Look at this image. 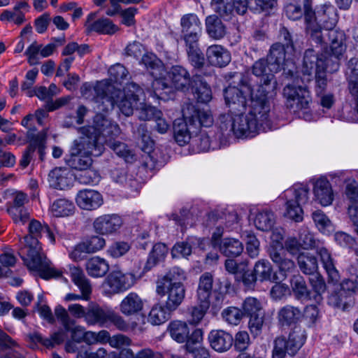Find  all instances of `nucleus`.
I'll list each match as a JSON object with an SVG mask.
<instances>
[{
  "mask_svg": "<svg viewBox=\"0 0 358 358\" xmlns=\"http://www.w3.org/2000/svg\"><path fill=\"white\" fill-rule=\"evenodd\" d=\"M182 115L189 125L208 127L213 124V117L209 110L200 109L193 104H187L182 109Z\"/></svg>",
  "mask_w": 358,
  "mask_h": 358,
  "instance_id": "obj_17",
  "label": "nucleus"
},
{
  "mask_svg": "<svg viewBox=\"0 0 358 358\" xmlns=\"http://www.w3.org/2000/svg\"><path fill=\"white\" fill-rule=\"evenodd\" d=\"M110 308L102 307L96 303L91 302L87 306L85 322L89 326H107V317Z\"/></svg>",
  "mask_w": 358,
  "mask_h": 358,
  "instance_id": "obj_25",
  "label": "nucleus"
},
{
  "mask_svg": "<svg viewBox=\"0 0 358 358\" xmlns=\"http://www.w3.org/2000/svg\"><path fill=\"white\" fill-rule=\"evenodd\" d=\"M105 245L106 241L103 238L99 236H92L80 243L77 249L81 252L93 253L101 250Z\"/></svg>",
  "mask_w": 358,
  "mask_h": 358,
  "instance_id": "obj_49",
  "label": "nucleus"
},
{
  "mask_svg": "<svg viewBox=\"0 0 358 358\" xmlns=\"http://www.w3.org/2000/svg\"><path fill=\"white\" fill-rule=\"evenodd\" d=\"M103 150L101 143L96 141L93 143L85 136L80 135V138L73 143L67 164L76 170L87 169L92 165V156H99Z\"/></svg>",
  "mask_w": 358,
  "mask_h": 358,
  "instance_id": "obj_6",
  "label": "nucleus"
},
{
  "mask_svg": "<svg viewBox=\"0 0 358 358\" xmlns=\"http://www.w3.org/2000/svg\"><path fill=\"white\" fill-rule=\"evenodd\" d=\"M182 38L185 43L199 41L202 34V25L199 17L194 13H188L180 18Z\"/></svg>",
  "mask_w": 358,
  "mask_h": 358,
  "instance_id": "obj_15",
  "label": "nucleus"
},
{
  "mask_svg": "<svg viewBox=\"0 0 358 358\" xmlns=\"http://www.w3.org/2000/svg\"><path fill=\"white\" fill-rule=\"evenodd\" d=\"M185 278L184 271L175 266L157 280L156 292L160 296H166L165 304L168 310H176L182 303L186 293L182 281Z\"/></svg>",
  "mask_w": 358,
  "mask_h": 358,
  "instance_id": "obj_4",
  "label": "nucleus"
},
{
  "mask_svg": "<svg viewBox=\"0 0 358 358\" xmlns=\"http://www.w3.org/2000/svg\"><path fill=\"white\" fill-rule=\"evenodd\" d=\"M308 190L306 185H296L285 192V216L297 222L302 221L303 212L301 206L308 201Z\"/></svg>",
  "mask_w": 358,
  "mask_h": 358,
  "instance_id": "obj_10",
  "label": "nucleus"
},
{
  "mask_svg": "<svg viewBox=\"0 0 358 358\" xmlns=\"http://www.w3.org/2000/svg\"><path fill=\"white\" fill-rule=\"evenodd\" d=\"M115 154L124 159L127 163H132L136 160V155L127 145L120 141H116L108 145Z\"/></svg>",
  "mask_w": 358,
  "mask_h": 358,
  "instance_id": "obj_51",
  "label": "nucleus"
},
{
  "mask_svg": "<svg viewBox=\"0 0 358 358\" xmlns=\"http://www.w3.org/2000/svg\"><path fill=\"white\" fill-rule=\"evenodd\" d=\"M28 336L31 342L35 344L40 343L47 348H52L55 345L61 344L64 339V334L62 331H56L46 338L37 332L30 334Z\"/></svg>",
  "mask_w": 358,
  "mask_h": 358,
  "instance_id": "obj_38",
  "label": "nucleus"
},
{
  "mask_svg": "<svg viewBox=\"0 0 358 358\" xmlns=\"http://www.w3.org/2000/svg\"><path fill=\"white\" fill-rule=\"evenodd\" d=\"M168 251L169 249L164 243H156L153 246L152 250L149 255V257L147 259L143 270L145 271H150L159 261H162L165 258L168 253Z\"/></svg>",
  "mask_w": 358,
  "mask_h": 358,
  "instance_id": "obj_43",
  "label": "nucleus"
},
{
  "mask_svg": "<svg viewBox=\"0 0 358 358\" xmlns=\"http://www.w3.org/2000/svg\"><path fill=\"white\" fill-rule=\"evenodd\" d=\"M198 305L189 310L188 322L192 325L199 324L210 307V303L198 301Z\"/></svg>",
  "mask_w": 358,
  "mask_h": 358,
  "instance_id": "obj_53",
  "label": "nucleus"
},
{
  "mask_svg": "<svg viewBox=\"0 0 358 358\" xmlns=\"http://www.w3.org/2000/svg\"><path fill=\"white\" fill-rule=\"evenodd\" d=\"M285 15L290 20H297L305 16L304 8H301L300 1L292 0L284 8Z\"/></svg>",
  "mask_w": 358,
  "mask_h": 358,
  "instance_id": "obj_57",
  "label": "nucleus"
},
{
  "mask_svg": "<svg viewBox=\"0 0 358 358\" xmlns=\"http://www.w3.org/2000/svg\"><path fill=\"white\" fill-rule=\"evenodd\" d=\"M234 119L233 133L237 138H252L255 136L260 131H266L263 125L248 113L243 115H235Z\"/></svg>",
  "mask_w": 358,
  "mask_h": 358,
  "instance_id": "obj_13",
  "label": "nucleus"
},
{
  "mask_svg": "<svg viewBox=\"0 0 358 358\" xmlns=\"http://www.w3.org/2000/svg\"><path fill=\"white\" fill-rule=\"evenodd\" d=\"M220 250L227 257H236L243 252V245L238 239L224 238L220 243Z\"/></svg>",
  "mask_w": 358,
  "mask_h": 358,
  "instance_id": "obj_41",
  "label": "nucleus"
},
{
  "mask_svg": "<svg viewBox=\"0 0 358 358\" xmlns=\"http://www.w3.org/2000/svg\"><path fill=\"white\" fill-rule=\"evenodd\" d=\"M81 172L76 176L78 182L83 185H94L100 181V175L94 169L87 168V169L81 170Z\"/></svg>",
  "mask_w": 358,
  "mask_h": 358,
  "instance_id": "obj_56",
  "label": "nucleus"
},
{
  "mask_svg": "<svg viewBox=\"0 0 358 358\" xmlns=\"http://www.w3.org/2000/svg\"><path fill=\"white\" fill-rule=\"evenodd\" d=\"M275 222L273 213L269 210H264L256 215L254 224L259 230L268 231L272 229Z\"/></svg>",
  "mask_w": 358,
  "mask_h": 358,
  "instance_id": "obj_46",
  "label": "nucleus"
},
{
  "mask_svg": "<svg viewBox=\"0 0 358 358\" xmlns=\"http://www.w3.org/2000/svg\"><path fill=\"white\" fill-rule=\"evenodd\" d=\"M276 94V91L273 93L259 92V89L252 91L248 103V113L256 119L260 125L268 130L271 129V122L269 119L271 105L269 99Z\"/></svg>",
  "mask_w": 358,
  "mask_h": 358,
  "instance_id": "obj_8",
  "label": "nucleus"
},
{
  "mask_svg": "<svg viewBox=\"0 0 358 358\" xmlns=\"http://www.w3.org/2000/svg\"><path fill=\"white\" fill-rule=\"evenodd\" d=\"M254 272L258 280L275 281L277 278L273 274V269L271 264L264 259L258 261L254 267Z\"/></svg>",
  "mask_w": 358,
  "mask_h": 358,
  "instance_id": "obj_48",
  "label": "nucleus"
},
{
  "mask_svg": "<svg viewBox=\"0 0 358 358\" xmlns=\"http://www.w3.org/2000/svg\"><path fill=\"white\" fill-rule=\"evenodd\" d=\"M252 73L259 78L257 89L259 92L273 93L276 91L278 83L267 59H259L252 66Z\"/></svg>",
  "mask_w": 358,
  "mask_h": 358,
  "instance_id": "obj_12",
  "label": "nucleus"
},
{
  "mask_svg": "<svg viewBox=\"0 0 358 358\" xmlns=\"http://www.w3.org/2000/svg\"><path fill=\"white\" fill-rule=\"evenodd\" d=\"M189 123L186 120H176L173 123L174 138L178 145L182 146L187 144L190 138V131L188 128Z\"/></svg>",
  "mask_w": 358,
  "mask_h": 358,
  "instance_id": "obj_45",
  "label": "nucleus"
},
{
  "mask_svg": "<svg viewBox=\"0 0 358 358\" xmlns=\"http://www.w3.org/2000/svg\"><path fill=\"white\" fill-rule=\"evenodd\" d=\"M192 245L188 242H178L171 250V255L173 258H186L192 254Z\"/></svg>",
  "mask_w": 358,
  "mask_h": 358,
  "instance_id": "obj_64",
  "label": "nucleus"
},
{
  "mask_svg": "<svg viewBox=\"0 0 358 358\" xmlns=\"http://www.w3.org/2000/svg\"><path fill=\"white\" fill-rule=\"evenodd\" d=\"M136 282L134 273H124L120 270H115L109 273L105 281L107 292L112 294L124 292L131 288Z\"/></svg>",
  "mask_w": 358,
  "mask_h": 358,
  "instance_id": "obj_14",
  "label": "nucleus"
},
{
  "mask_svg": "<svg viewBox=\"0 0 358 358\" xmlns=\"http://www.w3.org/2000/svg\"><path fill=\"white\" fill-rule=\"evenodd\" d=\"M317 254L328 275L329 281L337 282L339 280V273L335 266V261L331 252L326 248L320 247L317 248Z\"/></svg>",
  "mask_w": 358,
  "mask_h": 358,
  "instance_id": "obj_33",
  "label": "nucleus"
},
{
  "mask_svg": "<svg viewBox=\"0 0 358 358\" xmlns=\"http://www.w3.org/2000/svg\"><path fill=\"white\" fill-rule=\"evenodd\" d=\"M203 339V332L201 329H194L192 334L188 335V338L185 341V348L186 352L193 350L194 349L202 347L201 343Z\"/></svg>",
  "mask_w": 358,
  "mask_h": 358,
  "instance_id": "obj_59",
  "label": "nucleus"
},
{
  "mask_svg": "<svg viewBox=\"0 0 358 358\" xmlns=\"http://www.w3.org/2000/svg\"><path fill=\"white\" fill-rule=\"evenodd\" d=\"M213 285V275L210 273L206 272L200 276L196 290L197 301L210 304V296L212 294Z\"/></svg>",
  "mask_w": 358,
  "mask_h": 358,
  "instance_id": "obj_34",
  "label": "nucleus"
},
{
  "mask_svg": "<svg viewBox=\"0 0 358 358\" xmlns=\"http://www.w3.org/2000/svg\"><path fill=\"white\" fill-rule=\"evenodd\" d=\"M38 70L36 68L28 71L25 76V80L21 85V90L24 91L27 96L31 97L34 96L33 85L36 82Z\"/></svg>",
  "mask_w": 358,
  "mask_h": 358,
  "instance_id": "obj_61",
  "label": "nucleus"
},
{
  "mask_svg": "<svg viewBox=\"0 0 358 358\" xmlns=\"http://www.w3.org/2000/svg\"><path fill=\"white\" fill-rule=\"evenodd\" d=\"M96 13H90L85 23L87 32H96L100 34L112 35L117 30L118 27L112 20L106 17L96 19Z\"/></svg>",
  "mask_w": 358,
  "mask_h": 358,
  "instance_id": "obj_21",
  "label": "nucleus"
},
{
  "mask_svg": "<svg viewBox=\"0 0 358 358\" xmlns=\"http://www.w3.org/2000/svg\"><path fill=\"white\" fill-rule=\"evenodd\" d=\"M306 337L300 329H294L288 335L277 336L273 341L272 358L294 357L303 346Z\"/></svg>",
  "mask_w": 358,
  "mask_h": 358,
  "instance_id": "obj_9",
  "label": "nucleus"
},
{
  "mask_svg": "<svg viewBox=\"0 0 358 358\" xmlns=\"http://www.w3.org/2000/svg\"><path fill=\"white\" fill-rule=\"evenodd\" d=\"M80 135L85 136L92 142L100 143L104 148L116 141L121 134L119 125L103 114L97 113L94 117V125L78 129Z\"/></svg>",
  "mask_w": 358,
  "mask_h": 358,
  "instance_id": "obj_5",
  "label": "nucleus"
},
{
  "mask_svg": "<svg viewBox=\"0 0 358 358\" xmlns=\"http://www.w3.org/2000/svg\"><path fill=\"white\" fill-rule=\"evenodd\" d=\"M123 224L122 219L117 214H106L95 219L93 223L95 231L102 235H109L118 231Z\"/></svg>",
  "mask_w": 358,
  "mask_h": 358,
  "instance_id": "obj_22",
  "label": "nucleus"
},
{
  "mask_svg": "<svg viewBox=\"0 0 358 358\" xmlns=\"http://www.w3.org/2000/svg\"><path fill=\"white\" fill-rule=\"evenodd\" d=\"M73 175L67 168L56 167L49 173L50 186L54 189H69L73 185Z\"/></svg>",
  "mask_w": 358,
  "mask_h": 358,
  "instance_id": "obj_23",
  "label": "nucleus"
},
{
  "mask_svg": "<svg viewBox=\"0 0 358 358\" xmlns=\"http://www.w3.org/2000/svg\"><path fill=\"white\" fill-rule=\"evenodd\" d=\"M196 95L198 101L208 103L212 99L210 87L206 82L201 79V76L197 80L196 84H193L190 87Z\"/></svg>",
  "mask_w": 358,
  "mask_h": 358,
  "instance_id": "obj_50",
  "label": "nucleus"
},
{
  "mask_svg": "<svg viewBox=\"0 0 358 358\" xmlns=\"http://www.w3.org/2000/svg\"><path fill=\"white\" fill-rule=\"evenodd\" d=\"M144 302L136 292L129 293L120 303V311L125 316L138 315L143 309Z\"/></svg>",
  "mask_w": 358,
  "mask_h": 358,
  "instance_id": "obj_30",
  "label": "nucleus"
},
{
  "mask_svg": "<svg viewBox=\"0 0 358 358\" xmlns=\"http://www.w3.org/2000/svg\"><path fill=\"white\" fill-rule=\"evenodd\" d=\"M224 98L229 112L234 115L243 113L248 102L243 92L235 87H228L224 91Z\"/></svg>",
  "mask_w": 358,
  "mask_h": 358,
  "instance_id": "obj_20",
  "label": "nucleus"
},
{
  "mask_svg": "<svg viewBox=\"0 0 358 358\" xmlns=\"http://www.w3.org/2000/svg\"><path fill=\"white\" fill-rule=\"evenodd\" d=\"M109 270V264L103 258L94 257L86 262V271L93 278L104 276Z\"/></svg>",
  "mask_w": 358,
  "mask_h": 358,
  "instance_id": "obj_37",
  "label": "nucleus"
},
{
  "mask_svg": "<svg viewBox=\"0 0 358 358\" xmlns=\"http://www.w3.org/2000/svg\"><path fill=\"white\" fill-rule=\"evenodd\" d=\"M313 192L315 200L323 206L331 204L334 193L331 185L326 178H319L314 183Z\"/></svg>",
  "mask_w": 358,
  "mask_h": 358,
  "instance_id": "obj_31",
  "label": "nucleus"
},
{
  "mask_svg": "<svg viewBox=\"0 0 358 358\" xmlns=\"http://www.w3.org/2000/svg\"><path fill=\"white\" fill-rule=\"evenodd\" d=\"M78 206L84 210H94L99 208L103 203L102 195L93 189H83L76 196Z\"/></svg>",
  "mask_w": 358,
  "mask_h": 358,
  "instance_id": "obj_24",
  "label": "nucleus"
},
{
  "mask_svg": "<svg viewBox=\"0 0 358 358\" xmlns=\"http://www.w3.org/2000/svg\"><path fill=\"white\" fill-rule=\"evenodd\" d=\"M291 286L292 291L299 299L310 298V292L307 287L303 278L300 275H294L291 280Z\"/></svg>",
  "mask_w": 358,
  "mask_h": 358,
  "instance_id": "obj_52",
  "label": "nucleus"
},
{
  "mask_svg": "<svg viewBox=\"0 0 358 358\" xmlns=\"http://www.w3.org/2000/svg\"><path fill=\"white\" fill-rule=\"evenodd\" d=\"M268 254L284 278L287 276V273H292L295 269L294 262L284 257L285 248L282 245H278L277 247H269Z\"/></svg>",
  "mask_w": 358,
  "mask_h": 358,
  "instance_id": "obj_27",
  "label": "nucleus"
},
{
  "mask_svg": "<svg viewBox=\"0 0 358 358\" xmlns=\"http://www.w3.org/2000/svg\"><path fill=\"white\" fill-rule=\"evenodd\" d=\"M289 53L281 43H275L271 46L266 59L273 71L277 73L285 69L286 55Z\"/></svg>",
  "mask_w": 358,
  "mask_h": 358,
  "instance_id": "obj_26",
  "label": "nucleus"
},
{
  "mask_svg": "<svg viewBox=\"0 0 358 358\" xmlns=\"http://www.w3.org/2000/svg\"><path fill=\"white\" fill-rule=\"evenodd\" d=\"M108 74L111 80L121 83L129 75V72L122 64L117 63L110 67Z\"/></svg>",
  "mask_w": 358,
  "mask_h": 358,
  "instance_id": "obj_63",
  "label": "nucleus"
},
{
  "mask_svg": "<svg viewBox=\"0 0 358 358\" xmlns=\"http://www.w3.org/2000/svg\"><path fill=\"white\" fill-rule=\"evenodd\" d=\"M168 76L176 90L184 92L190 89L193 84H196L200 78L197 73L191 77L189 71L180 65L173 66L168 72Z\"/></svg>",
  "mask_w": 358,
  "mask_h": 358,
  "instance_id": "obj_16",
  "label": "nucleus"
},
{
  "mask_svg": "<svg viewBox=\"0 0 358 358\" xmlns=\"http://www.w3.org/2000/svg\"><path fill=\"white\" fill-rule=\"evenodd\" d=\"M206 55L210 65L220 68L228 65L231 59L229 51L220 45H210Z\"/></svg>",
  "mask_w": 358,
  "mask_h": 358,
  "instance_id": "obj_28",
  "label": "nucleus"
},
{
  "mask_svg": "<svg viewBox=\"0 0 358 358\" xmlns=\"http://www.w3.org/2000/svg\"><path fill=\"white\" fill-rule=\"evenodd\" d=\"M30 8L29 5L26 1H19L13 7V10H4L0 15L1 22L13 21L15 24L20 26L25 20V12H28Z\"/></svg>",
  "mask_w": 358,
  "mask_h": 358,
  "instance_id": "obj_32",
  "label": "nucleus"
},
{
  "mask_svg": "<svg viewBox=\"0 0 358 358\" xmlns=\"http://www.w3.org/2000/svg\"><path fill=\"white\" fill-rule=\"evenodd\" d=\"M297 262L301 271L305 275L317 273L318 263L317 258L310 253L301 252L297 257Z\"/></svg>",
  "mask_w": 358,
  "mask_h": 358,
  "instance_id": "obj_39",
  "label": "nucleus"
},
{
  "mask_svg": "<svg viewBox=\"0 0 358 358\" xmlns=\"http://www.w3.org/2000/svg\"><path fill=\"white\" fill-rule=\"evenodd\" d=\"M172 311L167 309L166 304H155L149 313L148 321L154 325L162 324L169 320Z\"/></svg>",
  "mask_w": 358,
  "mask_h": 358,
  "instance_id": "obj_47",
  "label": "nucleus"
},
{
  "mask_svg": "<svg viewBox=\"0 0 358 358\" xmlns=\"http://www.w3.org/2000/svg\"><path fill=\"white\" fill-rule=\"evenodd\" d=\"M304 13H305V22L306 23V31L310 34L313 41L315 43H321L324 40V29L327 25H329L331 18L333 17L336 20L335 9L333 6L323 7L322 15L318 12V17H320V21L324 24V29L315 22L316 16L315 12L313 9V0H303Z\"/></svg>",
  "mask_w": 358,
  "mask_h": 358,
  "instance_id": "obj_7",
  "label": "nucleus"
},
{
  "mask_svg": "<svg viewBox=\"0 0 358 358\" xmlns=\"http://www.w3.org/2000/svg\"><path fill=\"white\" fill-rule=\"evenodd\" d=\"M302 317L299 308L291 305L282 307L278 312V320L282 326H290L297 323Z\"/></svg>",
  "mask_w": 358,
  "mask_h": 358,
  "instance_id": "obj_35",
  "label": "nucleus"
},
{
  "mask_svg": "<svg viewBox=\"0 0 358 358\" xmlns=\"http://www.w3.org/2000/svg\"><path fill=\"white\" fill-rule=\"evenodd\" d=\"M243 313L241 309L230 306L223 310L222 317L224 321L232 325H238L243 319Z\"/></svg>",
  "mask_w": 358,
  "mask_h": 358,
  "instance_id": "obj_55",
  "label": "nucleus"
},
{
  "mask_svg": "<svg viewBox=\"0 0 358 358\" xmlns=\"http://www.w3.org/2000/svg\"><path fill=\"white\" fill-rule=\"evenodd\" d=\"M215 11L221 17H229L234 13L233 0H212Z\"/></svg>",
  "mask_w": 358,
  "mask_h": 358,
  "instance_id": "obj_58",
  "label": "nucleus"
},
{
  "mask_svg": "<svg viewBox=\"0 0 358 358\" xmlns=\"http://www.w3.org/2000/svg\"><path fill=\"white\" fill-rule=\"evenodd\" d=\"M188 59L192 66L197 70L201 69L205 64L203 54L199 48V41L185 43Z\"/></svg>",
  "mask_w": 358,
  "mask_h": 358,
  "instance_id": "obj_40",
  "label": "nucleus"
},
{
  "mask_svg": "<svg viewBox=\"0 0 358 358\" xmlns=\"http://www.w3.org/2000/svg\"><path fill=\"white\" fill-rule=\"evenodd\" d=\"M206 29L208 36L215 40L222 38L226 34V28L222 20L215 15L206 18Z\"/></svg>",
  "mask_w": 358,
  "mask_h": 358,
  "instance_id": "obj_36",
  "label": "nucleus"
},
{
  "mask_svg": "<svg viewBox=\"0 0 358 358\" xmlns=\"http://www.w3.org/2000/svg\"><path fill=\"white\" fill-rule=\"evenodd\" d=\"M169 331L171 338L180 343H185L189 334L187 324L180 320L171 322L169 325Z\"/></svg>",
  "mask_w": 358,
  "mask_h": 358,
  "instance_id": "obj_44",
  "label": "nucleus"
},
{
  "mask_svg": "<svg viewBox=\"0 0 358 358\" xmlns=\"http://www.w3.org/2000/svg\"><path fill=\"white\" fill-rule=\"evenodd\" d=\"M94 99L99 111L108 112L117 104L120 110L125 116L133 114L134 109H138L139 96L143 94V89L136 83H128L122 93L115 90L111 85L99 82L94 87Z\"/></svg>",
  "mask_w": 358,
  "mask_h": 358,
  "instance_id": "obj_3",
  "label": "nucleus"
},
{
  "mask_svg": "<svg viewBox=\"0 0 358 358\" xmlns=\"http://www.w3.org/2000/svg\"><path fill=\"white\" fill-rule=\"evenodd\" d=\"M210 347L215 351L224 352L229 350L233 343L232 335L223 330H212L208 335Z\"/></svg>",
  "mask_w": 358,
  "mask_h": 358,
  "instance_id": "obj_29",
  "label": "nucleus"
},
{
  "mask_svg": "<svg viewBox=\"0 0 358 358\" xmlns=\"http://www.w3.org/2000/svg\"><path fill=\"white\" fill-rule=\"evenodd\" d=\"M71 275L73 282L80 289L81 294L69 293L65 296L64 300L66 301L88 300L92 293V286L83 271L79 268L73 267L71 269Z\"/></svg>",
  "mask_w": 358,
  "mask_h": 358,
  "instance_id": "obj_18",
  "label": "nucleus"
},
{
  "mask_svg": "<svg viewBox=\"0 0 358 358\" xmlns=\"http://www.w3.org/2000/svg\"><path fill=\"white\" fill-rule=\"evenodd\" d=\"M55 314L65 331L71 332V339L78 343L83 342L85 331V327L80 325H76V321L70 317L66 309L62 306H56Z\"/></svg>",
  "mask_w": 358,
  "mask_h": 358,
  "instance_id": "obj_19",
  "label": "nucleus"
},
{
  "mask_svg": "<svg viewBox=\"0 0 358 358\" xmlns=\"http://www.w3.org/2000/svg\"><path fill=\"white\" fill-rule=\"evenodd\" d=\"M286 107L294 113L308 109L312 99L306 86L287 85L283 89Z\"/></svg>",
  "mask_w": 358,
  "mask_h": 358,
  "instance_id": "obj_11",
  "label": "nucleus"
},
{
  "mask_svg": "<svg viewBox=\"0 0 358 358\" xmlns=\"http://www.w3.org/2000/svg\"><path fill=\"white\" fill-rule=\"evenodd\" d=\"M47 135V129L41 130L36 134L28 135V138L30 141V144L29 145L28 148H31L34 151H35L36 149L39 150L40 151L44 150Z\"/></svg>",
  "mask_w": 358,
  "mask_h": 358,
  "instance_id": "obj_60",
  "label": "nucleus"
},
{
  "mask_svg": "<svg viewBox=\"0 0 358 358\" xmlns=\"http://www.w3.org/2000/svg\"><path fill=\"white\" fill-rule=\"evenodd\" d=\"M264 311L248 316L249 322L248 327L251 334L253 335L258 336L261 334L263 324L264 322Z\"/></svg>",
  "mask_w": 358,
  "mask_h": 358,
  "instance_id": "obj_62",
  "label": "nucleus"
},
{
  "mask_svg": "<svg viewBox=\"0 0 358 358\" xmlns=\"http://www.w3.org/2000/svg\"><path fill=\"white\" fill-rule=\"evenodd\" d=\"M29 234L24 236V245L20 250L22 259L29 270L38 273L41 278L48 280L62 278V271L55 268L42 251L38 239L43 235L54 244L55 238L48 224L31 220L28 227Z\"/></svg>",
  "mask_w": 358,
  "mask_h": 358,
  "instance_id": "obj_2",
  "label": "nucleus"
},
{
  "mask_svg": "<svg viewBox=\"0 0 358 358\" xmlns=\"http://www.w3.org/2000/svg\"><path fill=\"white\" fill-rule=\"evenodd\" d=\"M335 19L331 18L329 25L324 29V40L319 43H331L330 50L324 55L319 57L313 49L306 50L303 57L302 72L304 75L311 76L315 71V93L317 96L324 93L327 86L326 70L336 71L340 65V60L343 57L346 50L345 44V34L343 31L334 29Z\"/></svg>",
  "mask_w": 358,
  "mask_h": 358,
  "instance_id": "obj_1",
  "label": "nucleus"
},
{
  "mask_svg": "<svg viewBox=\"0 0 358 358\" xmlns=\"http://www.w3.org/2000/svg\"><path fill=\"white\" fill-rule=\"evenodd\" d=\"M75 206L66 199H56L50 207L52 214L57 217H68L73 214Z\"/></svg>",
  "mask_w": 358,
  "mask_h": 358,
  "instance_id": "obj_42",
  "label": "nucleus"
},
{
  "mask_svg": "<svg viewBox=\"0 0 358 358\" xmlns=\"http://www.w3.org/2000/svg\"><path fill=\"white\" fill-rule=\"evenodd\" d=\"M243 315L248 317L264 312L261 301L255 297H247L241 306Z\"/></svg>",
  "mask_w": 358,
  "mask_h": 358,
  "instance_id": "obj_54",
  "label": "nucleus"
}]
</instances>
